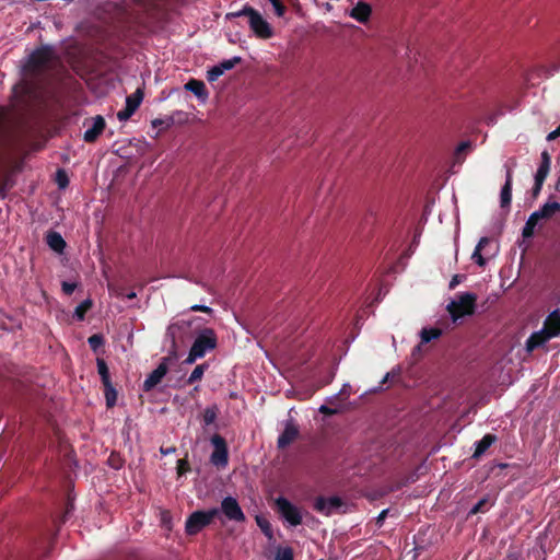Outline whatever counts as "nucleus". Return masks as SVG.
I'll return each instance as SVG.
<instances>
[{
	"mask_svg": "<svg viewBox=\"0 0 560 560\" xmlns=\"http://www.w3.org/2000/svg\"><path fill=\"white\" fill-rule=\"evenodd\" d=\"M191 325L190 320H179L174 324H171L167 328V335L172 338V348L173 353H176V335L184 329H187Z\"/></svg>",
	"mask_w": 560,
	"mask_h": 560,
	"instance_id": "obj_18",
	"label": "nucleus"
},
{
	"mask_svg": "<svg viewBox=\"0 0 560 560\" xmlns=\"http://www.w3.org/2000/svg\"><path fill=\"white\" fill-rule=\"evenodd\" d=\"M207 369V364H199L197 365L191 374L188 377V383L192 384L197 381H200L203 376L205 370Z\"/></svg>",
	"mask_w": 560,
	"mask_h": 560,
	"instance_id": "obj_30",
	"label": "nucleus"
},
{
	"mask_svg": "<svg viewBox=\"0 0 560 560\" xmlns=\"http://www.w3.org/2000/svg\"><path fill=\"white\" fill-rule=\"evenodd\" d=\"M470 148V142L468 141H464L462 143H459L456 148V154L459 155L464 152H466L468 149Z\"/></svg>",
	"mask_w": 560,
	"mask_h": 560,
	"instance_id": "obj_43",
	"label": "nucleus"
},
{
	"mask_svg": "<svg viewBox=\"0 0 560 560\" xmlns=\"http://www.w3.org/2000/svg\"><path fill=\"white\" fill-rule=\"evenodd\" d=\"M105 129V119L102 116H95L92 118L84 131V140L86 142H93Z\"/></svg>",
	"mask_w": 560,
	"mask_h": 560,
	"instance_id": "obj_12",
	"label": "nucleus"
},
{
	"mask_svg": "<svg viewBox=\"0 0 560 560\" xmlns=\"http://www.w3.org/2000/svg\"><path fill=\"white\" fill-rule=\"evenodd\" d=\"M557 336H560V308L551 312L545 320L544 327L527 339L526 349L533 351Z\"/></svg>",
	"mask_w": 560,
	"mask_h": 560,
	"instance_id": "obj_2",
	"label": "nucleus"
},
{
	"mask_svg": "<svg viewBox=\"0 0 560 560\" xmlns=\"http://www.w3.org/2000/svg\"><path fill=\"white\" fill-rule=\"evenodd\" d=\"M350 393H351V386L349 384L343 385V387L340 390V395L349 396Z\"/></svg>",
	"mask_w": 560,
	"mask_h": 560,
	"instance_id": "obj_50",
	"label": "nucleus"
},
{
	"mask_svg": "<svg viewBox=\"0 0 560 560\" xmlns=\"http://www.w3.org/2000/svg\"><path fill=\"white\" fill-rule=\"evenodd\" d=\"M174 452H175L174 447H168V448L161 447V453L164 454V455H168V454H172Z\"/></svg>",
	"mask_w": 560,
	"mask_h": 560,
	"instance_id": "obj_51",
	"label": "nucleus"
},
{
	"mask_svg": "<svg viewBox=\"0 0 560 560\" xmlns=\"http://www.w3.org/2000/svg\"><path fill=\"white\" fill-rule=\"evenodd\" d=\"M214 451L211 454V463L218 467H225L228 464V447L225 441L219 434L211 438Z\"/></svg>",
	"mask_w": 560,
	"mask_h": 560,
	"instance_id": "obj_8",
	"label": "nucleus"
},
{
	"mask_svg": "<svg viewBox=\"0 0 560 560\" xmlns=\"http://www.w3.org/2000/svg\"><path fill=\"white\" fill-rule=\"evenodd\" d=\"M490 243V238L488 237H481L475 248V250L471 254V259L479 266L485 267L487 264V258H485L481 254V252L485 249V247Z\"/></svg>",
	"mask_w": 560,
	"mask_h": 560,
	"instance_id": "obj_19",
	"label": "nucleus"
},
{
	"mask_svg": "<svg viewBox=\"0 0 560 560\" xmlns=\"http://www.w3.org/2000/svg\"><path fill=\"white\" fill-rule=\"evenodd\" d=\"M487 503V500H480L470 511L471 514H476L482 511V506Z\"/></svg>",
	"mask_w": 560,
	"mask_h": 560,
	"instance_id": "obj_44",
	"label": "nucleus"
},
{
	"mask_svg": "<svg viewBox=\"0 0 560 560\" xmlns=\"http://www.w3.org/2000/svg\"><path fill=\"white\" fill-rule=\"evenodd\" d=\"M557 213H560V203L557 201H547L538 210L534 211L527 219L522 235L524 238L534 236L536 229L542 228Z\"/></svg>",
	"mask_w": 560,
	"mask_h": 560,
	"instance_id": "obj_1",
	"label": "nucleus"
},
{
	"mask_svg": "<svg viewBox=\"0 0 560 560\" xmlns=\"http://www.w3.org/2000/svg\"><path fill=\"white\" fill-rule=\"evenodd\" d=\"M170 360V358H163L162 362L158 365V368L149 374V376L145 378L143 383L144 390H151L162 381V378L166 375L168 371Z\"/></svg>",
	"mask_w": 560,
	"mask_h": 560,
	"instance_id": "obj_10",
	"label": "nucleus"
},
{
	"mask_svg": "<svg viewBox=\"0 0 560 560\" xmlns=\"http://www.w3.org/2000/svg\"><path fill=\"white\" fill-rule=\"evenodd\" d=\"M190 311L192 312H203V313H207V314H212L213 313V310L209 306H206V305H200V304H195L190 307Z\"/></svg>",
	"mask_w": 560,
	"mask_h": 560,
	"instance_id": "obj_41",
	"label": "nucleus"
},
{
	"mask_svg": "<svg viewBox=\"0 0 560 560\" xmlns=\"http://www.w3.org/2000/svg\"><path fill=\"white\" fill-rule=\"evenodd\" d=\"M319 411H320L322 413H325V415H334V413H336V412H337V410H336V409H331V408H329V407H327V406H325V405L320 406Z\"/></svg>",
	"mask_w": 560,
	"mask_h": 560,
	"instance_id": "obj_46",
	"label": "nucleus"
},
{
	"mask_svg": "<svg viewBox=\"0 0 560 560\" xmlns=\"http://www.w3.org/2000/svg\"><path fill=\"white\" fill-rule=\"evenodd\" d=\"M136 110L131 107H128L127 105L125 106L124 109L119 110L117 113V118L120 120V121H126L128 120L135 113Z\"/></svg>",
	"mask_w": 560,
	"mask_h": 560,
	"instance_id": "obj_34",
	"label": "nucleus"
},
{
	"mask_svg": "<svg viewBox=\"0 0 560 560\" xmlns=\"http://www.w3.org/2000/svg\"><path fill=\"white\" fill-rule=\"evenodd\" d=\"M460 282V277L458 275L454 276L450 282V288L454 289Z\"/></svg>",
	"mask_w": 560,
	"mask_h": 560,
	"instance_id": "obj_49",
	"label": "nucleus"
},
{
	"mask_svg": "<svg viewBox=\"0 0 560 560\" xmlns=\"http://www.w3.org/2000/svg\"><path fill=\"white\" fill-rule=\"evenodd\" d=\"M275 560H293V552L290 548H283L278 550Z\"/></svg>",
	"mask_w": 560,
	"mask_h": 560,
	"instance_id": "obj_33",
	"label": "nucleus"
},
{
	"mask_svg": "<svg viewBox=\"0 0 560 560\" xmlns=\"http://www.w3.org/2000/svg\"><path fill=\"white\" fill-rule=\"evenodd\" d=\"M550 164H551L550 155L548 154L547 151H544L541 153L540 165L535 174V182H540V183L545 182V179L550 171Z\"/></svg>",
	"mask_w": 560,
	"mask_h": 560,
	"instance_id": "obj_17",
	"label": "nucleus"
},
{
	"mask_svg": "<svg viewBox=\"0 0 560 560\" xmlns=\"http://www.w3.org/2000/svg\"><path fill=\"white\" fill-rule=\"evenodd\" d=\"M218 339L213 329H202L194 340L191 348L184 363L192 364L198 359L203 358L207 352L213 350L217 347Z\"/></svg>",
	"mask_w": 560,
	"mask_h": 560,
	"instance_id": "obj_3",
	"label": "nucleus"
},
{
	"mask_svg": "<svg viewBox=\"0 0 560 560\" xmlns=\"http://www.w3.org/2000/svg\"><path fill=\"white\" fill-rule=\"evenodd\" d=\"M388 377H389V373H387V374L385 375V377H384V380H383V383H385V382L388 380Z\"/></svg>",
	"mask_w": 560,
	"mask_h": 560,
	"instance_id": "obj_53",
	"label": "nucleus"
},
{
	"mask_svg": "<svg viewBox=\"0 0 560 560\" xmlns=\"http://www.w3.org/2000/svg\"><path fill=\"white\" fill-rule=\"evenodd\" d=\"M105 386V398L107 407H113L116 404L117 393L112 384Z\"/></svg>",
	"mask_w": 560,
	"mask_h": 560,
	"instance_id": "obj_31",
	"label": "nucleus"
},
{
	"mask_svg": "<svg viewBox=\"0 0 560 560\" xmlns=\"http://www.w3.org/2000/svg\"><path fill=\"white\" fill-rule=\"evenodd\" d=\"M442 335L440 328H423L420 331V338L422 343H428L432 340L438 339Z\"/></svg>",
	"mask_w": 560,
	"mask_h": 560,
	"instance_id": "obj_24",
	"label": "nucleus"
},
{
	"mask_svg": "<svg viewBox=\"0 0 560 560\" xmlns=\"http://www.w3.org/2000/svg\"><path fill=\"white\" fill-rule=\"evenodd\" d=\"M46 240L48 246L57 253H62V250L66 247V242L63 241L62 236L57 232H49L47 234Z\"/></svg>",
	"mask_w": 560,
	"mask_h": 560,
	"instance_id": "obj_22",
	"label": "nucleus"
},
{
	"mask_svg": "<svg viewBox=\"0 0 560 560\" xmlns=\"http://www.w3.org/2000/svg\"><path fill=\"white\" fill-rule=\"evenodd\" d=\"M273 9H275V12L278 16H283L284 13H285V7L280 2V0H268Z\"/></svg>",
	"mask_w": 560,
	"mask_h": 560,
	"instance_id": "obj_39",
	"label": "nucleus"
},
{
	"mask_svg": "<svg viewBox=\"0 0 560 560\" xmlns=\"http://www.w3.org/2000/svg\"><path fill=\"white\" fill-rule=\"evenodd\" d=\"M221 511L222 513L229 518L230 521L235 522H244L245 515L237 503V501L232 497H226L223 499L221 503Z\"/></svg>",
	"mask_w": 560,
	"mask_h": 560,
	"instance_id": "obj_9",
	"label": "nucleus"
},
{
	"mask_svg": "<svg viewBox=\"0 0 560 560\" xmlns=\"http://www.w3.org/2000/svg\"><path fill=\"white\" fill-rule=\"evenodd\" d=\"M89 345L93 350H97L103 345V338L100 335H93L89 338Z\"/></svg>",
	"mask_w": 560,
	"mask_h": 560,
	"instance_id": "obj_38",
	"label": "nucleus"
},
{
	"mask_svg": "<svg viewBox=\"0 0 560 560\" xmlns=\"http://www.w3.org/2000/svg\"><path fill=\"white\" fill-rule=\"evenodd\" d=\"M219 515L218 509L209 511H196L186 521L185 530L188 535H196L203 527L209 525L212 520Z\"/></svg>",
	"mask_w": 560,
	"mask_h": 560,
	"instance_id": "obj_6",
	"label": "nucleus"
},
{
	"mask_svg": "<svg viewBox=\"0 0 560 560\" xmlns=\"http://www.w3.org/2000/svg\"><path fill=\"white\" fill-rule=\"evenodd\" d=\"M256 523L259 526V528L262 530V533L269 538H272V528L269 521L264 516H256Z\"/></svg>",
	"mask_w": 560,
	"mask_h": 560,
	"instance_id": "obj_29",
	"label": "nucleus"
},
{
	"mask_svg": "<svg viewBox=\"0 0 560 560\" xmlns=\"http://www.w3.org/2000/svg\"><path fill=\"white\" fill-rule=\"evenodd\" d=\"M185 114L183 112H176L173 115L166 116L164 118H155L151 121V126L153 129H156V133L154 137H158L162 131L170 129L175 125L176 116L180 117Z\"/></svg>",
	"mask_w": 560,
	"mask_h": 560,
	"instance_id": "obj_13",
	"label": "nucleus"
},
{
	"mask_svg": "<svg viewBox=\"0 0 560 560\" xmlns=\"http://www.w3.org/2000/svg\"><path fill=\"white\" fill-rule=\"evenodd\" d=\"M542 184L544 183L535 182V185L533 187V195H534V197H536L540 192Z\"/></svg>",
	"mask_w": 560,
	"mask_h": 560,
	"instance_id": "obj_48",
	"label": "nucleus"
},
{
	"mask_svg": "<svg viewBox=\"0 0 560 560\" xmlns=\"http://www.w3.org/2000/svg\"><path fill=\"white\" fill-rule=\"evenodd\" d=\"M557 137H560V126H559L556 130L551 131V132L547 136V140H549V141H550V140L556 139Z\"/></svg>",
	"mask_w": 560,
	"mask_h": 560,
	"instance_id": "obj_47",
	"label": "nucleus"
},
{
	"mask_svg": "<svg viewBox=\"0 0 560 560\" xmlns=\"http://www.w3.org/2000/svg\"><path fill=\"white\" fill-rule=\"evenodd\" d=\"M372 8L369 3L360 1L349 12V15L360 23H366L370 20Z\"/></svg>",
	"mask_w": 560,
	"mask_h": 560,
	"instance_id": "obj_15",
	"label": "nucleus"
},
{
	"mask_svg": "<svg viewBox=\"0 0 560 560\" xmlns=\"http://www.w3.org/2000/svg\"><path fill=\"white\" fill-rule=\"evenodd\" d=\"M218 413H219V408L217 405H212V406L206 408L203 411V417H202L203 424L205 425L212 424L215 421Z\"/></svg>",
	"mask_w": 560,
	"mask_h": 560,
	"instance_id": "obj_26",
	"label": "nucleus"
},
{
	"mask_svg": "<svg viewBox=\"0 0 560 560\" xmlns=\"http://www.w3.org/2000/svg\"><path fill=\"white\" fill-rule=\"evenodd\" d=\"M240 61H241L240 57H234L232 59L222 61L218 66L222 69V72L224 73L226 70L233 69L235 67V65H237Z\"/></svg>",
	"mask_w": 560,
	"mask_h": 560,
	"instance_id": "obj_32",
	"label": "nucleus"
},
{
	"mask_svg": "<svg viewBox=\"0 0 560 560\" xmlns=\"http://www.w3.org/2000/svg\"><path fill=\"white\" fill-rule=\"evenodd\" d=\"M278 513L291 526H298L302 523V512L300 508L292 504L288 499L280 497L275 501Z\"/></svg>",
	"mask_w": 560,
	"mask_h": 560,
	"instance_id": "obj_7",
	"label": "nucleus"
},
{
	"mask_svg": "<svg viewBox=\"0 0 560 560\" xmlns=\"http://www.w3.org/2000/svg\"><path fill=\"white\" fill-rule=\"evenodd\" d=\"M126 296H127V299H133V298H136V293L135 292H130Z\"/></svg>",
	"mask_w": 560,
	"mask_h": 560,
	"instance_id": "obj_52",
	"label": "nucleus"
},
{
	"mask_svg": "<svg viewBox=\"0 0 560 560\" xmlns=\"http://www.w3.org/2000/svg\"><path fill=\"white\" fill-rule=\"evenodd\" d=\"M49 60V51L46 49H38L30 57V62L34 67L44 66Z\"/></svg>",
	"mask_w": 560,
	"mask_h": 560,
	"instance_id": "obj_23",
	"label": "nucleus"
},
{
	"mask_svg": "<svg viewBox=\"0 0 560 560\" xmlns=\"http://www.w3.org/2000/svg\"><path fill=\"white\" fill-rule=\"evenodd\" d=\"M387 513H388V510H387V509H385V510H383V511L378 514V516L376 517V523H377V525H380V526H381V525L383 524L384 520H385V518H386V516H387Z\"/></svg>",
	"mask_w": 560,
	"mask_h": 560,
	"instance_id": "obj_45",
	"label": "nucleus"
},
{
	"mask_svg": "<svg viewBox=\"0 0 560 560\" xmlns=\"http://www.w3.org/2000/svg\"><path fill=\"white\" fill-rule=\"evenodd\" d=\"M185 89L194 93L202 102H205L208 97L206 85L202 81L190 80L188 83H186Z\"/></svg>",
	"mask_w": 560,
	"mask_h": 560,
	"instance_id": "obj_20",
	"label": "nucleus"
},
{
	"mask_svg": "<svg viewBox=\"0 0 560 560\" xmlns=\"http://www.w3.org/2000/svg\"><path fill=\"white\" fill-rule=\"evenodd\" d=\"M75 283L62 282V291L68 295H70L75 290Z\"/></svg>",
	"mask_w": 560,
	"mask_h": 560,
	"instance_id": "obj_42",
	"label": "nucleus"
},
{
	"mask_svg": "<svg viewBox=\"0 0 560 560\" xmlns=\"http://www.w3.org/2000/svg\"><path fill=\"white\" fill-rule=\"evenodd\" d=\"M342 506V501L339 497H329L324 498L319 497L316 499L314 503V508L316 511L330 515Z\"/></svg>",
	"mask_w": 560,
	"mask_h": 560,
	"instance_id": "obj_11",
	"label": "nucleus"
},
{
	"mask_svg": "<svg viewBox=\"0 0 560 560\" xmlns=\"http://www.w3.org/2000/svg\"><path fill=\"white\" fill-rule=\"evenodd\" d=\"M142 100H143V91L141 89H137L136 92H133L131 95H128L126 97V105L128 107H131L135 110H137L141 104Z\"/></svg>",
	"mask_w": 560,
	"mask_h": 560,
	"instance_id": "obj_25",
	"label": "nucleus"
},
{
	"mask_svg": "<svg viewBox=\"0 0 560 560\" xmlns=\"http://www.w3.org/2000/svg\"><path fill=\"white\" fill-rule=\"evenodd\" d=\"M298 434V427L292 421H288L285 423L283 432L280 434L278 439V446L280 448L287 447L296 439Z\"/></svg>",
	"mask_w": 560,
	"mask_h": 560,
	"instance_id": "obj_14",
	"label": "nucleus"
},
{
	"mask_svg": "<svg viewBox=\"0 0 560 560\" xmlns=\"http://www.w3.org/2000/svg\"><path fill=\"white\" fill-rule=\"evenodd\" d=\"M222 74V69L219 66H214L208 71L207 79L208 81L213 82L218 80Z\"/></svg>",
	"mask_w": 560,
	"mask_h": 560,
	"instance_id": "obj_37",
	"label": "nucleus"
},
{
	"mask_svg": "<svg viewBox=\"0 0 560 560\" xmlns=\"http://www.w3.org/2000/svg\"><path fill=\"white\" fill-rule=\"evenodd\" d=\"M136 110L131 107H128L127 105L125 106L124 109L119 110L117 113V118L120 120V121H126L128 120L135 113Z\"/></svg>",
	"mask_w": 560,
	"mask_h": 560,
	"instance_id": "obj_35",
	"label": "nucleus"
},
{
	"mask_svg": "<svg viewBox=\"0 0 560 560\" xmlns=\"http://www.w3.org/2000/svg\"><path fill=\"white\" fill-rule=\"evenodd\" d=\"M512 199V171H506L505 184L503 185L500 194L501 207H509Z\"/></svg>",
	"mask_w": 560,
	"mask_h": 560,
	"instance_id": "obj_16",
	"label": "nucleus"
},
{
	"mask_svg": "<svg viewBox=\"0 0 560 560\" xmlns=\"http://www.w3.org/2000/svg\"><path fill=\"white\" fill-rule=\"evenodd\" d=\"M477 295L475 293L465 292L457 294L447 305V311L454 323L458 319L470 316L476 308Z\"/></svg>",
	"mask_w": 560,
	"mask_h": 560,
	"instance_id": "obj_4",
	"label": "nucleus"
},
{
	"mask_svg": "<svg viewBox=\"0 0 560 560\" xmlns=\"http://www.w3.org/2000/svg\"><path fill=\"white\" fill-rule=\"evenodd\" d=\"M160 516H161V522L163 524V526L167 529V530H171L172 528V516H171V513L166 510H162L161 513H160Z\"/></svg>",
	"mask_w": 560,
	"mask_h": 560,
	"instance_id": "obj_36",
	"label": "nucleus"
},
{
	"mask_svg": "<svg viewBox=\"0 0 560 560\" xmlns=\"http://www.w3.org/2000/svg\"><path fill=\"white\" fill-rule=\"evenodd\" d=\"M97 371H98V374L102 377V382H103L104 385L112 384L110 383V378H109V371H108L107 364H106V362L103 359H97Z\"/></svg>",
	"mask_w": 560,
	"mask_h": 560,
	"instance_id": "obj_27",
	"label": "nucleus"
},
{
	"mask_svg": "<svg viewBox=\"0 0 560 560\" xmlns=\"http://www.w3.org/2000/svg\"><path fill=\"white\" fill-rule=\"evenodd\" d=\"M497 438L492 434H486L480 441L476 443V448L472 457L478 458L495 442Z\"/></svg>",
	"mask_w": 560,
	"mask_h": 560,
	"instance_id": "obj_21",
	"label": "nucleus"
},
{
	"mask_svg": "<svg viewBox=\"0 0 560 560\" xmlns=\"http://www.w3.org/2000/svg\"><path fill=\"white\" fill-rule=\"evenodd\" d=\"M241 15L248 16L249 26L258 37L266 39L272 36V28L270 24L253 8H244L238 12L228 14L226 18Z\"/></svg>",
	"mask_w": 560,
	"mask_h": 560,
	"instance_id": "obj_5",
	"label": "nucleus"
},
{
	"mask_svg": "<svg viewBox=\"0 0 560 560\" xmlns=\"http://www.w3.org/2000/svg\"><path fill=\"white\" fill-rule=\"evenodd\" d=\"M57 183H58L60 188H65L68 185V183H69L66 173L63 171H61V170H59L57 172Z\"/></svg>",
	"mask_w": 560,
	"mask_h": 560,
	"instance_id": "obj_40",
	"label": "nucleus"
},
{
	"mask_svg": "<svg viewBox=\"0 0 560 560\" xmlns=\"http://www.w3.org/2000/svg\"><path fill=\"white\" fill-rule=\"evenodd\" d=\"M92 307V301L91 300H84L82 303H80L75 310H74V317L77 319L82 320L86 314V312Z\"/></svg>",
	"mask_w": 560,
	"mask_h": 560,
	"instance_id": "obj_28",
	"label": "nucleus"
}]
</instances>
